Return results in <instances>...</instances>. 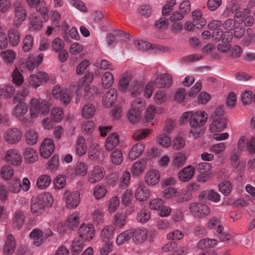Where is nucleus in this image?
Listing matches in <instances>:
<instances>
[{
	"label": "nucleus",
	"instance_id": "nucleus-53",
	"mask_svg": "<svg viewBox=\"0 0 255 255\" xmlns=\"http://www.w3.org/2000/svg\"><path fill=\"white\" fill-rule=\"evenodd\" d=\"M84 244L82 240L74 241L72 244V252L74 255H78L83 249Z\"/></svg>",
	"mask_w": 255,
	"mask_h": 255
},
{
	"label": "nucleus",
	"instance_id": "nucleus-47",
	"mask_svg": "<svg viewBox=\"0 0 255 255\" xmlns=\"http://www.w3.org/2000/svg\"><path fill=\"white\" fill-rule=\"evenodd\" d=\"M131 95L135 96L138 95L142 92L143 88L142 84L137 80H134L131 83Z\"/></svg>",
	"mask_w": 255,
	"mask_h": 255
},
{
	"label": "nucleus",
	"instance_id": "nucleus-44",
	"mask_svg": "<svg viewBox=\"0 0 255 255\" xmlns=\"http://www.w3.org/2000/svg\"><path fill=\"white\" fill-rule=\"evenodd\" d=\"M112 163L115 165L120 164L123 160V153L121 150L115 149L111 155Z\"/></svg>",
	"mask_w": 255,
	"mask_h": 255
},
{
	"label": "nucleus",
	"instance_id": "nucleus-21",
	"mask_svg": "<svg viewBox=\"0 0 255 255\" xmlns=\"http://www.w3.org/2000/svg\"><path fill=\"white\" fill-rule=\"evenodd\" d=\"M195 173V169L191 165L182 168L178 173V176L180 180L183 182L189 181Z\"/></svg>",
	"mask_w": 255,
	"mask_h": 255
},
{
	"label": "nucleus",
	"instance_id": "nucleus-5",
	"mask_svg": "<svg viewBox=\"0 0 255 255\" xmlns=\"http://www.w3.org/2000/svg\"><path fill=\"white\" fill-rule=\"evenodd\" d=\"M63 196L68 208L74 209L77 207L80 203V193L77 191L71 192L65 191Z\"/></svg>",
	"mask_w": 255,
	"mask_h": 255
},
{
	"label": "nucleus",
	"instance_id": "nucleus-29",
	"mask_svg": "<svg viewBox=\"0 0 255 255\" xmlns=\"http://www.w3.org/2000/svg\"><path fill=\"white\" fill-rule=\"evenodd\" d=\"M159 178L160 175L158 171L156 170H151L146 173L145 181L147 184L154 185L159 182Z\"/></svg>",
	"mask_w": 255,
	"mask_h": 255
},
{
	"label": "nucleus",
	"instance_id": "nucleus-22",
	"mask_svg": "<svg viewBox=\"0 0 255 255\" xmlns=\"http://www.w3.org/2000/svg\"><path fill=\"white\" fill-rule=\"evenodd\" d=\"M7 35L9 44L12 47L16 46L21 37L19 31L15 28H11L8 30Z\"/></svg>",
	"mask_w": 255,
	"mask_h": 255
},
{
	"label": "nucleus",
	"instance_id": "nucleus-30",
	"mask_svg": "<svg viewBox=\"0 0 255 255\" xmlns=\"http://www.w3.org/2000/svg\"><path fill=\"white\" fill-rule=\"evenodd\" d=\"M202 12L200 10L196 9L192 12L193 22L197 28H202L206 25V20L202 17Z\"/></svg>",
	"mask_w": 255,
	"mask_h": 255
},
{
	"label": "nucleus",
	"instance_id": "nucleus-28",
	"mask_svg": "<svg viewBox=\"0 0 255 255\" xmlns=\"http://www.w3.org/2000/svg\"><path fill=\"white\" fill-rule=\"evenodd\" d=\"M144 150V145L138 142L135 144L129 151L128 156L131 160L139 157Z\"/></svg>",
	"mask_w": 255,
	"mask_h": 255
},
{
	"label": "nucleus",
	"instance_id": "nucleus-11",
	"mask_svg": "<svg viewBox=\"0 0 255 255\" xmlns=\"http://www.w3.org/2000/svg\"><path fill=\"white\" fill-rule=\"evenodd\" d=\"M5 160L9 164L17 166L21 164L22 157L19 152L15 149L8 150L5 155Z\"/></svg>",
	"mask_w": 255,
	"mask_h": 255
},
{
	"label": "nucleus",
	"instance_id": "nucleus-12",
	"mask_svg": "<svg viewBox=\"0 0 255 255\" xmlns=\"http://www.w3.org/2000/svg\"><path fill=\"white\" fill-rule=\"evenodd\" d=\"M22 133L17 128L8 129L5 133L4 137L6 141L10 144L17 143L21 138Z\"/></svg>",
	"mask_w": 255,
	"mask_h": 255
},
{
	"label": "nucleus",
	"instance_id": "nucleus-33",
	"mask_svg": "<svg viewBox=\"0 0 255 255\" xmlns=\"http://www.w3.org/2000/svg\"><path fill=\"white\" fill-rule=\"evenodd\" d=\"M107 189L106 186L99 184L97 185L94 188L93 196L97 200H99L103 198L106 194Z\"/></svg>",
	"mask_w": 255,
	"mask_h": 255
},
{
	"label": "nucleus",
	"instance_id": "nucleus-6",
	"mask_svg": "<svg viewBox=\"0 0 255 255\" xmlns=\"http://www.w3.org/2000/svg\"><path fill=\"white\" fill-rule=\"evenodd\" d=\"M55 148L54 141L51 138L44 139L40 147V153L42 157L48 158L53 153Z\"/></svg>",
	"mask_w": 255,
	"mask_h": 255
},
{
	"label": "nucleus",
	"instance_id": "nucleus-24",
	"mask_svg": "<svg viewBox=\"0 0 255 255\" xmlns=\"http://www.w3.org/2000/svg\"><path fill=\"white\" fill-rule=\"evenodd\" d=\"M133 75L130 72H126L123 74L119 82V89L126 92L128 87L129 82L131 81Z\"/></svg>",
	"mask_w": 255,
	"mask_h": 255
},
{
	"label": "nucleus",
	"instance_id": "nucleus-37",
	"mask_svg": "<svg viewBox=\"0 0 255 255\" xmlns=\"http://www.w3.org/2000/svg\"><path fill=\"white\" fill-rule=\"evenodd\" d=\"M114 78L113 74L109 72H106L102 76V85L104 88H109L113 84Z\"/></svg>",
	"mask_w": 255,
	"mask_h": 255
},
{
	"label": "nucleus",
	"instance_id": "nucleus-56",
	"mask_svg": "<svg viewBox=\"0 0 255 255\" xmlns=\"http://www.w3.org/2000/svg\"><path fill=\"white\" fill-rule=\"evenodd\" d=\"M87 165L84 162H78L76 165L75 172L76 174L84 176L87 173Z\"/></svg>",
	"mask_w": 255,
	"mask_h": 255
},
{
	"label": "nucleus",
	"instance_id": "nucleus-31",
	"mask_svg": "<svg viewBox=\"0 0 255 255\" xmlns=\"http://www.w3.org/2000/svg\"><path fill=\"white\" fill-rule=\"evenodd\" d=\"M38 154L35 150L27 147L24 152V158L27 163H32L38 159Z\"/></svg>",
	"mask_w": 255,
	"mask_h": 255
},
{
	"label": "nucleus",
	"instance_id": "nucleus-45",
	"mask_svg": "<svg viewBox=\"0 0 255 255\" xmlns=\"http://www.w3.org/2000/svg\"><path fill=\"white\" fill-rule=\"evenodd\" d=\"M0 174L4 179L9 180L13 175V170L10 165H4L1 168Z\"/></svg>",
	"mask_w": 255,
	"mask_h": 255
},
{
	"label": "nucleus",
	"instance_id": "nucleus-26",
	"mask_svg": "<svg viewBox=\"0 0 255 255\" xmlns=\"http://www.w3.org/2000/svg\"><path fill=\"white\" fill-rule=\"evenodd\" d=\"M119 143L118 134L117 133H111L105 142V148L108 151L112 150Z\"/></svg>",
	"mask_w": 255,
	"mask_h": 255
},
{
	"label": "nucleus",
	"instance_id": "nucleus-16",
	"mask_svg": "<svg viewBox=\"0 0 255 255\" xmlns=\"http://www.w3.org/2000/svg\"><path fill=\"white\" fill-rule=\"evenodd\" d=\"M43 55L39 54L36 58L31 55L29 56L24 64L26 68L30 72H32L35 67H37L43 60Z\"/></svg>",
	"mask_w": 255,
	"mask_h": 255
},
{
	"label": "nucleus",
	"instance_id": "nucleus-42",
	"mask_svg": "<svg viewBox=\"0 0 255 255\" xmlns=\"http://www.w3.org/2000/svg\"><path fill=\"white\" fill-rule=\"evenodd\" d=\"M27 112V106L26 104L23 102H20L15 106L13 113L17 117H20Z\"/></svg>",
	"mask_w": 255,
	"mask_h": 255
},
{
	"label": "nucleus",
	"instance_id": "nucleus-62",
	"mask_svg": "<svg viewBox=\"0 0 255 255\" xmlns=\"http://www.w3.org/2000/svg\"><path fill=\"white\" fill-rule=\"evenodd\" d=\"M175 0H169L162 8V15L164 16L169 15L171 11L173 10L172 7L175 5Z\"/></svg>",
	"mask_w": 255,
	"mask_h": 255
},
{
	"label": "nucleus",
	"instance_id": "nucleus-50",
	"mask_svg": "<svg viewBox=\"0 0 255 255\" xmlns=\"http://www.w3.org/2000/svg\"><path fill=\"white\" fill-rule=\"evenodd\" d=\"M128 118L129 121L133 124L138 122L141 117V113L134 111L133 109H130L127 114Z\"/></svg>",
	"mask_w": 255,
	"mask_h": 255
},
{
	"label": "nucleus",
	"instance_id": "nucleus-9",
	"mask_svg": "<svg viewBox=\"0 0 255 255\" xmlns=\"http://www.w3.org/2000/svg\"><path fill=\"white\" fill-rule=\"evenodd\" d=\"M189 209L194 216L199 218L208 215L210 211V208L207 205L200 203L190 204Z\"/></svg>",
	"mask_w": 255,
	"mask_h": 255
},
{
	"label": "nucleus",
	"instance_id": "nucleus-14",
	"mask_svg": "<svg viewBox=\"0 0 255 255\" xmlns=\"http://www.w3.org/2000/svg\"><path fill=\"white\" fill-rule=\"evenodd\" d=\"M55 98L60 100L64 105H68L71 101V97L68 91L55 86L52 91Z\"/></svg>",
	"mask_w": 255,
	"mask_h": 255
},
{
	"label": "nucleus",
	"instance_id": "nucleus-8",
	"mask_svg": "<svg viewBox=\"0 0 255 255\" xmlns=\"http://www.w3.org/2000/svg\"><path fill=\"white\" fill-rule=\"evenodd\" d=\"M151 82L153 86L156 88H168L172 84V77L167 73L160 74Z\"/></svg>",
	"mask_w": 255,
	"mask_h": 255
},
{
	"label": "nucleus",
	"instance_id": "nucleus-58",
	"mask_svg": "<svg viewBox=\"0 0 255 255\" xmlns=\"http://www.w3.org/2000/svg\"><path fill=\"white\" fill-rule=\"evenodd\" d=\"M219 188L222 193L227 196L231 192L232 186L229 182L224 181L219 185Z\"/></svg>",
	"mask_w": 255,
	"mask_h": 255
},
{
	"label": "nucleus",
	"instance_id": "nucleus-32",
	"mask_svg": "<svg viewBox=\"0 0 255 255\" xmlns=\"http://www.w3.org/2000/svg\"><path fill=\"white\" fill-rule=\"evenodd\" d=\"M76 154L79 156L85 154L87 149V146L85 138L82 136L78 137L76 143Z\"/></svg>",
	"mask_w": 255,
	"mask_h": 255
},
{
	"label": "nucleus",
	"instance_id": "nucleus-23",
	"mask_svg": "<svg viewBox=\"0 0 255 255\" xmlns=\"http://www.w3.org/2000/svg\"><path fill=\"white\" fill-rule=\"evenodd\" d=\"M15 241L13 236L11 234L8 235L5 242L3 253L6 255H12L15 251Z\"/></svg>",
	"mask_w": 255,
	"mask_h": 255
},
{
	"label": "nucleus",
	"instance_id": "nucleus-2",
	"mask_svg": "<svg viewBox=\"0 0 255 255\" xmlns=\"http://www.w3.org/2000/svg\"><path fill=\"white\" fill-rule=\"evenodd\" d=\"M53 203V198L48 193L40 194L32 198L31 201V213L39 215L44 212L45 207H50Z\"/></svg>",
	"mask_w": 255,
	"mask_h": 255
},
{
	"label": "nucleus",
	"instance_id": "nucleus-35",
	"mask_svg": "<svg viewBox=\"0 0 255 255\" xmlns=\"http://www.w3.org/2000/svg\"><path fill=\"white\" fill-rule=\"evenodd\" d=\"M95 112V106L93 104H88L83 107L81 111L82 116L85 118L90 119L94 116Z\"/></svg>",
	"mask_w": 255,
	"mask_h": 255
},
{
	"label": "nucleus",
	"instance_id": "nucleus-18",
	"mask_svg": "<svg viewBox=\"0 0 255 255\" xmlns=\"http://www.w3.org/2000/svg\"><path fill=\"white\" fill-rule=\"evenodd\" d=\"M131 237L135 244H141L146 240L147 231L145 229L141 228H136L134 231L131 230Z\"/></svg>",
	"mask_w": 255,
	"mask_h": 255
},
{
	"label": "nucleus",
	"instance_id": "nucleus-49",
	"mask_svg": "<svg viewBox=\"0 0 255 255\" xmlns=\"http://www.w3.org/2000/svg\"><path fill=\"white\" fill-rule=\"evenodd\" d=\"M33 39L30 35H27L23 39L22 49L25 52H28L32 48Z\"/></svg>",
	"mask_w": 255,
	"mask_h": 255
},
{
	"label": "nucleus",
	"instance_id": "nucleus-46",
	"mask_svg": "<svg viewBox=\"0 0 255 255\" xmlns=\"http://www.w3.org/2000/svg\"><path fill=\"white\" fill-rule=\"evenodd\" d=\"M45 4L43 1H41L36 5V10L39 12L44 20L46 21L48 19V9L45 6Z\"/></svg>",
	"mask_w": 255,
	"mask_h": 255
},
{
	"label": "nucleus",
	"instance_id": "nucleus-48",
	"mask_svg": "<svg viewBox=\"0 0 255 255\" xmlns=\"http://www.w3.org/2000/svg\"><path fill=\"white\" fill-rule=\"evenodd\" d=\"M98 89L93 86L87 87L86 89V93L85 98L86 101H92L97 95Z\"/></svg>",
	"mask_w": 255,
	"mask_h": 255
},
{
	"label": "nucleus",
	"instance_id": "nucleus-3",
	"mask_svg": "<svg viewBox=\"0 0 255 255\" xmlns=\"http://www.w3.org/2000/svg\"><path fill=\"white\" fill-rule=\"evenodd\" d=\"M30 113L32 118L36 117L38 114L45 115L49 112V105L43 100L33 98L30 101Z\"/></svg>",
	"mask_w": 255,
	"mask_h": 255
},
{
	"label": "nucleus",
	"instance_id": "nucleus-25",
	"mask_svg": "<svg viewBox=\"0 0 255 255\" xmlns=\"http://www.w3.org/2000/svg\"><path fill=\"white\" fill-rule=\"evenodd\" d=\"M29 237L33 240V244L37 246H40L44 242V238H43V232L39 229L35 228L29 234Z\"/></svg>",
	"mask_w": 255,
	"mask_h": 255
},
{
	"label": "nucleus",
	"instance_id": "nucleus-19",
	"mask_svg": "<svg viewBox=\"0 0 255 255\" xmlns=\"http://www.w3.org/2000/svg\"><path fill=\"white\" fill-rule=\"evenodd\" d=\"M25 221V216L24 212L21 210H16L13 215L12 219V227L14 230H20Z\"/></svg>",
	"mask_w": 255,
	"mask_h": 255
},
{
	"label": "nucleus",
	"instance_id": "nucleus-41",
	"mask_svg": "<svg viewBox=\"0 0 255 255\" xmlns=\"http://www.w3.org/2000/svg\"><path fill=\"white\" fill-rule=\"evenodd\" d=\"M114 228L108 226L106 227L102 231L101 236L104 242L110 241L114 237Z\"/></svg>",
	"mask_w": 255,
	"mask_h": 255
},
{
	"label": "nucleus",
	"instance_id": "nucleus-54",
	"mask_svg": "<svg viewBox=\"0 0 255 255\" xmlns=\"http://www.w3.org/2000/svg\"><path fill=\"white\" fill-rule=\"evenodd\" d=\"M26 139L29 144H35L38 139V135L34 130H29L26 133Z\"/></svg>",
	"mask_w": 255,
	"mask_h": 255
},
{
	"label": "nucleus",
	"instance_id": "nucleus-1",
	"mask_svg": "<svg viewBox=\"0 0 255 255\" xmlns=\"http://www.w3.org/2000/svg\"><path fill=\"white\" fill-rule=\"evenodd\" d=\"M181 118L183 122L189 119V125L191 128L189 132L194 138H198L204 134L205 129L203 126L208 119L205 112H187L183 113Z\"/></svg>",
	"mask_w": 255,
	"mask_h": 255
},
{
	"label": "nucleus",
	"instance_id": "nucleus-51",
	"mask_svg": "<svg viewBox=\"0 0 255 255\" xmlns=\"http://www.w3.org/2000/svg\"><path fill=\"white\" fill-rule=\"evenodd\" d=\"M186 156L181 152L176 153L174 157L173 164L177 167L182 166L186 161Z\"/></svg>",
	"mask_w": 255,
	"mask_h": 255
},
{
	"label": "nucleus",
	"instance_id": "nucleus-59",
	"mask_svg": "<svg viewBox=\"0 0 255 255\" xmlns=\"http://www.w3.org/2000/svg\"><path fill=\"white\" fill-rule=\"evenodd\" d=\"M150 218V212L147 210H141L137 213L136 219L141 223H145Z\"/></svg>",
	"mask_w": 255,
	"mask_h": 255
},
{
	"label": "nucleus",
	"instance_id": "nucleus-34",
	"mask_svg": "<svg viewBox=\"0 0 255 255\" xmlns=\"http://www.w3.org/2000/svg\"><path fill=\"white\" fill-rule=\"evenodd\" d=\"M51 181V178L49 175L43 174L37 178L36 184L38 188L43 189L50 185Z\"/></svg>",
	"mask_w": 255,
	"mask_h": 255
},
{
	"label": "nucleus",
	"instance_id": "nucleus-60",
	"mask_svg": "<svg viewBox=\"0 0 255 255\" xmlns=\"http://www.w3.org/2000/svg\"><path fill=\"white\" fill-rule=\"evenodd\" d=\"M51 114L55 122H60L63 118V113L61 109L53 108L51 110Z\"/></svg>",
	"mask_w": 255,
	"mask_h": 255
},
{
	"label": "nucleus",
	"instance_id": "nucleus-64",
	"mask_svg": "<svg viewBox=\"0 0 255 255\" xmlns=\"http://www.w3.org/2000/svg\"><path fill=\"white\" fill-rule=\"evenodd\" d=\"M53 49L56 52H59L63 50L64 43L63 40L60 38H56L54 39L52 43Z\"/></svg>",
	"mask_w": 255,
	"mask_h": 255
},
{
	"label": "nucleus",
	"instance_id": "nucleus-63",
	"mask_svg": "<svg viewBox=\"0 0 255 255\" xmlns=\"http://www.w3.org/2000/svg\"><path fill=\"white\" fill-rule=\"evenodd\" d=\"M154 100L157 104H161L164 102L166 100V95L164 90H158L154 95Z\"/></svg>",
	"mask_w": 255,
	"mask_h": 255
},
{
	"label": "nucleus",
	"instance_id": "nucleus-4",
	"mask_svg": "<svg viewBox=\"0 0 255 255\" xmlns=\"http://www.w3.org/2000/svg\"><path fill=\"white\" fill-rule=\"evenodd\" d=\"M14 17L13 24L16 27H19L22 22L25 19L26 12L24 6L20 3L14 4Z\"/></svg>",
	"mask_w": 255,
	"mask_h": 255
},
{
	"label": "nucleus",
	"instance_id": "nucleus-17",
	"mask_svg": "<svg viewBox=\"0 0 255 255\" xmlns=\"http://www.w3.org/2000/svg\"><path fill=\"white\" fill-rule=\"evenodd\" d=\"M117 91L115 89H110L104 95L102 99L103 105L106 108H110L116 102Z\"/></svg>",
	"mask_w": 255,
	"mask_h": 255
},
{
	"label": "nucleus",
	"instance_id": "nucleus-7",
	"mask_svg": "<svg viewBox=\"0 0 255 255\" xmlns=\"http://www.w3.org/2000/svg\"><path fill=\"white\" fill-rule=\"evenodd\" d=\"M95 232L93 225L82 224L78 230V233L83 240L89 241L93 239Z\"/></svg>",
	"mask_w": 255,
	"mask_h": 255
},
{
	"label": "nucleus",
	"instance_id": "nucleus-13",
	"mask_svg": "<svg viewBox=\"0 0 255 255\" xmlns=\"http://www.w3.org/2000/svg\"><path fill=\"white\" fill-rule=\"evenodd\" d=\"M49 79L47 73L39 72L37 74L31 75L29 78V82L30 85L35 88L40 86L43 82H47Z\"/></svg>",
	"mask_w": 255,
	"mask_h": 255
},
{
	"label": "nucleus",
	"instance_id": "nucleus-61",
	"mask_svg": "<svg viewBox=\"0 0 255 255\" xmlns=\"http://www.w3.org/2000/svg\"><path fill=\"white\" fill-rule=\"evenodd\" d=\"M12 81L17 86L20 85L23 82V77L17 69H15L12 74Z\"/></svg>",
	"mask_w": 255,
	"mask_h": 255
},
{
	"label": "nucleus",
	"instance_id": "nucleus-43",
	"mask_svg": "<svg viewBox=\"0 0 255 255\" xmlns=\"http://www.w3.org/2000/svg\"><path fill=\"white\" fill-rule=\"evenodd\" d=\"M145 164L144 159H140L139 161L136 162L132 165L131 172L133 174L138 175L144 170Z\"/></svg>",
	"mask_w": 255,
	"mask_h": 255
},
{
	"label": "nucleus",
	"instance_id": "nucleus-38",
	"mask_svg": "<svg viewBox=\"0 0 255 255\" xmlns=\"http://www.w3.org/2000/svg\"><path fill=\"white\" fill-rule=\"evenodd\" d=\"M145 107L144 100L141 98H137L132 101L130 109H133L134 111L141 113L145 109Z\"/></svg>",
	"mask_w": 255,
	"mask_h": 255
},
{
	"label": "nucleus",
	"instance_id": "nucleus-15",
	"mask_svg": "<svg viewBox=\"0 0 255 255\" xmlns=\"http://www.w3.org/2000/svg\"><path fill=\"white\" fill-rule=\"evenodd\" d=\"M135 197L137 200L143 201L150 197V191L148 187L143 184H139L135 192Z\"/></svg>",
	"mask_w": 255,
	"mask_h": 255
},
{
	"label": "nucleus",
	"instance_id": "nucleus-55",
	"mask_svg": "<svg viewBox=\"0 0 255 255\" xmlns=\"http://www.w3.org/2000/svg\"><path fill=\"white\" fill-rule=\"evenodd\" d=\"M134 44L136 48L142 51H146L152 47L151 44L143 40L135 41Z\"/></svg>",
	"mask_w": 255,
	"mask_h": 255
},
{
	"label": "nucleus",
	"instance_id": "nucleus-27",
	"mask_svg": "<svg viewBox=\"0 0 255 255\" xmlns=\"http://www.w3.org/2000/svg\"><path fill=\"white\" fill-rule=\"evenodd\" d=\"M199 197L201 200L207 199L214 202H218L220 200L219 194L215 192L213 190L202 192L200 194Z\"/></svg>",
	"mask_w": 255,
	"mask_h": 255
},
{
	"label": "nucleus",
	"instance_id": "nucleus-39",
	"mask_svg": "<svg viewBox=\"0 0 255 255\" xmlns=\"http://www.w3.org/2000/svg\"><path fill=\"white\" fill-rule=\"evenodd\" d=\"M252 139L249 140L245 136H242L238 141V149L240 150L245 151L249 149L252 151Z\"/></svg>",
	"mask_w": 255,
	"mask_h": 255
},
{
	"label": "nucleus",
	"instance_id": "nucleus-20",
	"mask_svg": "<svg viewBox=\"0 0 255 255\" xmlns=\"http://www.w3.org/2000/svg\"><path fill=\"white\" fill-rule=\"evenodd\" d=\"M212 123L210 125V129L212 132H219L223 130L226 128L227 123L225 118L211 119Z\"/></svg>",
	"mask_w": 255,
	"mask_h": 255
},
{
	"label": "nucleus",
	"instance_id": "nucleus-40",
	"mask_svg": "<svg viewBox=\"0 0 255 255\" xmlns=\"http://www.w3.org/2000/svg\"><path fill=\"white\" fill-rule=\"evenodd\" d=\"M131 238H132L131 230H128L118 236L116 239V243L118 245H123L130 240Z\"/></svg>",
	"mask_w": 255,
	"mask_h": 255
},
{
	"label": "nucleus",
	"instance_id": "nucleus-36",
	"mask_svg": "<svg viewBox=\"0 0 255 255\" xmlns=\"http://www.w3.org/2000/svg\"><path fill=\"white\" fill-rule=\"evenodd\" d=\"M217 243V241L215 239H211L209 238H204L201 239L198 243V248L204 249L208 248H212Z\"/></svg>",
	"mask_w": 255,
	"mask_h": 255
},
{
	"label": "nucleus",
	"instance_id": "nucleus-52",
	"mask_svg": "<svg viewBox=\"0 0 255 255\" xmlns=\"http://www.w3.org/2000/svg\"><path fill=\"white\" fill-rule=\"evenodd\" d=\"M67 226L71 230H74L79 224V218L77 214H72L67 220Z\"/></svg>",
	"mask_w": 255,
	"mask_h": 255
},
{
	"label": "nucleus",
	"instance_id": "nucleus-10",
	"mask_svg": "<svg viewBox=\"0 0 255 255\" xmlns=\"http://www.w3.org/2000/svg\"><path fill=\"white\" fill-rule=\"evenodd\" d=\"M106 172L103 167L97 165L88 174V180L91 183H95L101 180L105 176Z\"/></svg>",
	"mask_w": 255,
	"mask_h": 255
},
{
	"label": "nucleus",
	"instance_id": "nucleus-57",
	"mask_svg": "<svg viewBox=\"0 0 255 255\" xmlns=\"http://www.w3.org/2000/svg\"><path fill=\"white\" fill-rule=\"evenodd\" d=\"M21 189V183L18 178L14 179L11 181L9 185V190L13 193H17Z\"/></svg>",
	"mask_w": 255,
	"mask_h": 255
}]
</instances>
